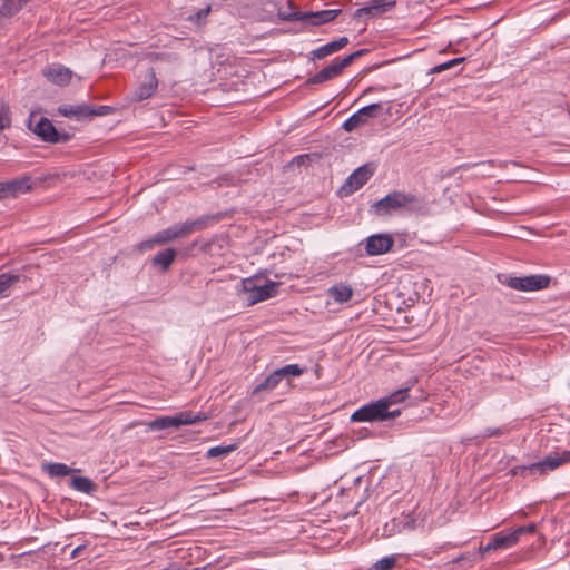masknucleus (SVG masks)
I'll return each instance as SVG.
<instances>
[{
    "mask_svg": "<svg viewBox=\"0 0 570 570\" xmlns=\"http://www.w3.org/2000/svg\"><path fill=\"white\" fill-rule=\"evenodd\" d=\"M207 220V217H199L194 220L175 224L168 228L159 230L150 239L140 242L137 245V248L140 252H145L151 249L155 245L166 244L176 238L187 236L195 230H202L206 227Z\"/></svg>",
    "mask_w": 570,
    "mask_h": 570,
    "instance_id": "1",
    "label": "nucleus"
},
{
    "mask_svg": "<svg viewBox=\"0 0 570 570\" xmlns=\"http://www.w3.org/2000/svg\"><path fill=\"white\" fill-rule=\"evenodd\" d=\"M278 283L268 281L262 284L261 278L255 275L240 281L237 285L238 296L248 305H255L259 302L274 297L277 293Z\"/></svg>",
    "mask_w": 570,
    "mask_h": 570,
    "instance_id": "2",
    "label": "nucleus"
},
{
    "mask_svg": "<svg viewBox=\"0 0 570 570\" xmlns=\"http://www.w3.org/2000/svg\"><path fill=\"white\" fill-rule=\"evenodd\" d=\"M400 409H386V402L376 400L367 403L356 410L352 416V422H381L400 416Z\"/></svg>",
    "mask_w": 570,
    "mask_h": 570,
    "instance_id": "3",
    "label": "nucleus"
},
{
    "mask_svg": "<svg viewBox=\"0 0 570 570\" xmlns=\"http://www.w3.org/2000/svg\"><path fill=\"white\" fill-rule=\"evenodd\" d=\"M208 415L204 412L194 413L191 411L179 412L174 416H160L148 423L150 431H163L170 428H179L183 425L196 424L204 422Z\"/></svg>",
    "mask_w": 570,
    "mask_h": 570,
    "instance_id": "4",
    "label": "nucleus"
},
{
    "mask_svg": "<svg viewBox=\"0 0 570 570\" xmlns=\"http://www.w3.org/2000/svg\"><path fill=\"white\" fill-rule=\"evenodd\" d=\"M364 49L357 50L344 58H335L332 62L316 72L313 77L308 78L307 83L315 85L322 83L337 77L345 67L350 66L356 58L363 56Z\"/></svg>",
    "mask_w": 570,
    "mask_h": 570,
    "instance_id": "5",
    "label": "nucleus"
},
{
    "mask_svg": "<svg viewBox=\"0 0 570 570\" xmlns=\"http://www.w3.org/2000/svg\"><path fill=\"white\" fill-rule=\"evenodd\" d=\"M32 117L33 114L30 115L28 119V128L37 135L42 141L49 144H59L66 142L69 140L70 136L68 134L59 132L53 124L46 117H41L39 121L32 126Z\"/></svg>",
    "mask_w": 570,
    "mask_h": 570,
    "instance_id": "6",
    "label": "nucleus"
},
{
    "mask_svg": "<svg viewBox=\"0 0 570 570\" xmlns=\"http://www.w3.org/2000/svg\"><path fill=\"white\" fill-rule=\"evenodd\" d=\"M416 202V197L411 194L393 191L374 204L375 212L379 215H386L392 209H399Z\"/></svg>",
    "mask_w": 570,
    "mask_h": 570,
    "instance_id": "7",
    "label": "nucleus"
},
{
    "mask_svg": "<svg viewBox=\"0 0 570 570\" xmlns=\"http://www.w3.org/2000/svg\"><path fill=\"white\" fill-rule=\"evenodd\" d=\"M550 284V277L547 275H528L520 277H510L508 286L522 292H532L547 288Z\"/></svg>",
    "mask_w": 570,
    "mask_h": 570,
    "instance_id": "8",
    "label": "nucleus"
},
{
    "mask_svg": "<svg viewBox=\"0 0 570 570\" xmlns=\"http://www.w3.org/2000/svg\"><path fill=\"white\" fill-rule=\"evenodd\" d=\"M416 520L411 513H402L399 517L392 518L385 522L382 528V537L391 538L405 531H412L415 529Z\"/></svg>",
    "mask_w": 570,
    "mask_h": 570,
    "instance_id": "9",
    "label": "nucleus"
},
{
    "mask_svg": "<svg viewBox=\"0 0 570 570\" xmlns=\"http://www.w3.org/2000/svg\"><path fill=\"white\" fill-rule=\"evenodd\" d=\"M373 175V169L368 165L356 168L341 187V194L351 195L362 188Z\"/></svg>",
    "mask_w": 570,
    "mask_h": 570,
    "instance_id": "10",
    "label": "nucleus"
},
{
    "mask_svg": "<svg viewBox=\"0 0 570 570\" xmlns=\"http://www.w3.org/2000/svg\"><path fill=\"white\" fill-rule=\"evenodd\" d=\"M364 243L365 253L368 256H377L387 253L392 248L394 238L387 233H381L368 236Z\"/></svg>",
    "mask_w": 570,
    "mask_h": 570,
    "instance_id": "11",
    "label": "nucleus"
},
{
    "mask_svg": "<svg viewBox=\"0 0 570 570\" xmlns=\"http://www.w3.org/2000/svg\"><path fill=\"white\" fill-rule=\"evenodd\" d=\"M381 109L380 104H371L360 108L356 112H354L351 117H348L342 125V128L351 132L357 127L364 125L368 118H374L377 115V111Z\"/></svg>",
    "mask_w": 570,
    "mask_h": 570,
    "instance_id": "12",
    "label": "nucleus"
},
{
    "mask_svg": "<svg viewBox=\"0 0 570 570\" xmlns=\"http://www.w3.org/2000/svg\"><path fill=\"white\" fill-rule=\"evenodd\" d=\"M43 77L56 86H67L73 76V72L63 65L52 63L42 69Z\"/></svg>",
    "mask_w": 570,
    "mask_h": 570,
    "instance_id": "13",
    "label": "nucleus"
},
{
    "mask_svg": "<svg viewBox=\"0 0 570 570\" xmlns=\"http://www.w3.org/2000/svg\"><path fill=\"white\" fill-rule=\"evenodd\" d=\"M32 181L29 176L0 183V199L16 197L31 189Z\"/></svg>",
    "mask_w": 570,
    "mask_h": 570,
    "instance_id": "14",
    "label": "nucleus"
},
{
    "mask_svg": "<svg viewBox=\"0 0 570 570\" xmlns=\"http://www.w3.org/2000/svg\"><path fill=\"white\" fill-rule=\"evenodd\" d=\"M570 462V451H563L561 454L554 453L547 455L543 460L532 463L531 468L534 470V473H546L547 471H552L559 468L561 464Z\"/></svg>",
    "mask_w": 570,
    "mask_h": 570,
    "instance_id": "15",
    "label": "nucleus"
},
{
    "mask_svg": "<svg viewBox=\"0 0 570 570\" xmlns=\"http://www.w3.org/2000/svg\"><path fill=\"white\" fill-rule=\"evenodd\" d=\"M518 543L515 534L513 531H500L495 533L491 540L487 543V546L481 547L480 550L483 552H488L491 550H502L513 547Z\"/></svg>",
    "mask_w": 570,
    "mask_h": 570,
    "instance_id": "16",
    "label": "nucleus"
},
{
    "mask_svg": "<svg viewBox=\"0 0 570 570\" xmlns=\"http://www.w3.org/2000/svg\"><path fill=\"white\" fill-rule=\"evenodd\" d=\"M341 9L306 11L303 14V22L309 26H321L333 21L341 13Z\"/></svg>",
    "mask_w": 570,
    "mask_h": 570,
    "instance_id": "17",
    "label": "nucleus"
},
{
    "mask_svg": "<svg viewBox=\"0 0 570 570\" xmlns=\"http://www.w3.org/2000/svg\"><path fill=\"white\" fill-rule=\"evenodd\" d=\"M58 114L68 117L76 118L78 120L94 117L95 111L92 106L88 104L79 105H61L58 108Z\"/></svg>",
    "mask_w": 570,
    "mask_h": 570,
    "instance_id": "18",
    "label": "nucleus"
},
{
    "mask_svg": "<svg viewBox=\"0 0 570 570\" xmlns=\"http://www.w3.org/2000/svg\"><path fill=\"white\" fill-rule=\"evenodd\" d=\"M158 87V80L153 69L148 71L145 80L134 91V99L141 101L153 96Z\"/></svg>",
    "mask_w": 570,
    "mask_h": 570,
    "instance_id": "19",
    "label": "nucleus"
},
{
    "mask_svg": "<svg viewBox=\"0 0 570 570\" xmlns=\"http://www.w3.org/2000/svg\"><path fill=\"white\" fill-rule=\"evenodd\" d=\"M348 43L347 37H341L336 40L330 41L311 51V59L321 60L324 59L338 50L343 49Z\"/></svg>",
    "mask_w": 570,
    "mask_h": 570,
    "instance_id": "20",
    "label": "nucleus"
},
{
    "mask_svg": "<svg viewBox=\"0 0 570 570\" xmlns=\"http://www.w3.org/2000/svg\"><path fill=\"white\" fill-rule=\"evenodd\" d=\"M328 296L338 304L347 303L353 296V288L345 283H337L327 289Z\"/></svg>",
    "mask_w": 570,
    "mask_h": 570,
    "instance_id": "21",
    "label": "nucleus"
},
{
    "mask_svg": "<svg viewBox=\"0 0 570 570\" xmlns=\"http://www.w3.org/2000/svg\"><path fill=\"white\" fill-rule=\"evenodd\" d=\"M30 0H4L0 6V23L18 13Z\"/></svg>",
    "mask_w": 570,
    "mask_h": 570,
    "instance_id": "22",
    "label": "nucleus"
},
{
    "mask_svg": "<svg viewBox=\"0 0 570 570\" xmlns=\"http://www.w3.org/2000/svg\"><path fill=\"white\" fill-rule=\"evenodd\" d=\"M43 471L50 478H60L70 475L73 472H78L79 470L72 469L65 463L53 462L43 465Z\"/></svg>",
    "mask_w": 570,
    "mask_h": 570,
    "instance_id": "23",
    "label": "nucleus"
},
{
    "mask_svg": "<svg viewBox=\"0 0 570 570\" xmlns=\"http://www.w3.org/2000/svg\"><path fill=\"white\" fill-rule=\"evenodd\" d=\"M176 256V250L174 248H166L156 254L153 258V264L159 266L163 272L167 271L173 264Z\"/></svg>",
    "mask_w": 570,
    "mask_h": 570,
    "instance_id": "24",
    "label": "nucleus"
},
{
    "mask_svg": "<svg viewBox=\"0 0 570 570\" xmlns=\"http://www.w3.org/2000/svg\"><path fill=\"white\" fill-rule=\"evenodd\" d=\"M283 380L278 375L277 371H273L267 377H265L259 384H257L252 394L256 395L263 391H273Z\"/></svg>",
    "mask_w": 570,
    "mask_h": 570,
    "instance_id": "25",
    "label": "nucleus"
},
{
    "mask_svg": "<svg viewBox=\"0 0 570 570\" xmlns=\"http://www.w3.org/2000/svg\"><path fill=\"white\" fill-rule=\"evenodd\" d=\"M409 387H402L393 391L389 395L381 397L380 401L386 402V409H396L395 405L407 399L409 396Z\"/></svg>",
    "mask_w": 570,
    "mask_h": 570,
    "instance_id": "26",
    "label": "nucleus"
},
{
    "mask_svg": "<svg viewBox=\"0 0 570 570\" xmlns=\"http://www.w3.org/2000/svg\"><path fill=\"white\" fill-rule=\"evenodd\" d=\"M21 279L19 274L2 273L0 274V298L9 295V289Z\"/></svg>",
    "mask_w": 570,
    "mask_h": 570,
    "instance_id": "27",
    "label": "nucleus"
},
{
    "mask_svg": "<svg viewBox=\"0 0 570 570\" xmlns=\"http://www.w3.org/2000/svg\"><path fill=\"white\" fill-rule=\"evenodd\" d=\"M70 487L81 493L90 494L95 491V483L87 476H75L70 481Z\"/></svg>",
    "mask_w": 570,
    "mask_h": 570,
    "instance_id": "28",
    "label": "nucleus"
},
{
    "mask_svg": "<svg viewBox=\"0 0 570 570\" xmlns=\"http://www.w3.org/2000/svg\"><path fill=\"white\" fill-rule=\"evenodd\" d=\"M381 14L374 9L373 4L367 1L362 8L354 11L353 18L363 22H367L370 19L377 18Z\"/></svg>",
    "mask_w": 570,
    "mask_h": 570,
    "instance_id": "29",
    "label": "nucleus"
},
{
    "mask_svg": "<svg viewBox=\"0 0 570 570\" xmlns=\"http://www.w3.org/2000/svg\"><path fill=\"white\" fill-rule=\"evenodd\" d=\"M282 380L289 382L293 377H298L305 372V367L298 364H287L276 370Z\"/></svg>",
    "mask_w": 570,
    "mask_h": 570,
    "instance_id": "30",
    "label": "nucleus"
},
{
    "mask_svg": "<svg viewBox=\"0 0 570 570\" xmlns=\"http://www.w3.org/2000/svg\"><path fill=\"white\" fill-rule=\"evenodd\" d=\"M303 14L302 11H294L292 7V2L288 1L287 8H279L277 16L282 21H302L303 22Z\"/></svg>",
    "mask_w": 570,
    "mask_h": 570,
    "instance_id": "31",
    "label": "nucleus"
},
{
    "mask_svg": "<svg viewBox=\"0 0 570 570\" xmlns=\"http://www.w3.org/2000/svg\"><path fill=\"white\" fill-rule=\"evenodd\" d=\"M236 449H237V444L236 443L226 444V445L225 444H219V445H216V446H212L207 451V458H222V456H226L229 453H232L233 451H235Z\"/></svg>",
    "mask_w": 570,
    "mask_h": 570,
    "instance_id": "32",
    "label": "nucleus"
},
{
    "mask_svg": "<svg viewBox=\"0 0 570 570\" xmlns=\"http://www.w3.org/2000/svg\"><path fill=\"white\" fill-rule=\"evenodd\" d=\"M212 11L210 6H206L205 8L198 10L197 12L189 14L186 20L194 23L197 27H202L206 23L207 17Z\"/></svg>",
    "mask_w": 570,
    "mask_h": 570,
    "instance_id": "33",
    "label": "nucleus"
},
{
    "mask_svg": "<svg viewBox=\"0 0 570 570\" xmlns=\"http://www.w3.org/2000/svg\"><path fill=\"white\" fill-rule=\"evenodd\" d=\"M397 562V556H386L372 564L370 570H391Z\"/></svg>",
    "mask_w": 570,
    "mask_h": 570,
    "instance_id": "34",
    "label": "nucleus"
},
{
    "mask_svg": "<svg viewBox=\"0 0 570 570\" xmlns=\"http://www.w3.org/2000/svg\"><path fill=\"white\" fill-rule=\"evenodd\" d=\"M464 60H465L464 57L453 58L451 60H448V61H445L443 63H440V65H436L435 67H433L431 69V73H440L442 71H445V70H448V69H450V68H452V67L463 62Z\"/></svg>",
    "mask_w": 570,
    "mask_h": 570,
    "instance_id": "35",
    "label": "nucleus"
},
{
    "mask_svg": "<svg viewBox=\"0 0 570 570\" xmlns=\"http://www.w3.org/2000/svg\"><path fill=\"white\" fill-rule=\"evenodd\" d=\"M370 2L380 14H383L393 8V2L389 0H370Z\"/></svg>",
    "mask_w": 570,
    "mask_h": 570,
    "instance_id": "36",
    "label": "nucleus"
},
{
    "mask_svg": "<svg viewBox=\"0 0 570 570\" xmlns=\"http://www.w3.org/2000/svg\"><path fill=\"white\" fill-rule=\"evenodd\" d=\"M537 530V524L535 523H529L527 525H522V527H519L513 531V533L515 534V538L517 540L519 541L520 537L523 535V534H531L533 532H535Z\"/></svg>",
    "mask_w": 570,
    "mask_h": 570,
    "instance_id": "37",
    "label": "nucleus"
},
{
    "mask_svg": "<svg viewBox=\"0 0 570 570\" xmlns=\"http://www.w3.org/2000/svg\"><path fill=\"white\" fill-rule=\"evenodd\" d=\"M10 111L8 108L0 109V131L10 126Z\"/></svg>",
    "mask_w": 570,
    "mask_h": 570,
    "instance_id": "38",
    "label": "nucleus"
},
{
    "mask_svg": "<svg viewBox=\"0 0 570 570\" xmlns=\"http://www.w3.org/2000/svg\"><path fill=\"white\" fill-rule=\"evenodd\" d=\"M528 472L529 473H534V470H532L531 464L514 466V468H512L509 471V474L512 475V476H515V475H519V474L525 475Z\"/></svg>",
    "mask_w": 570,
    "mask_h": 570,
    "instance_id": "39",
    "label": "nucleus"
},
{
    "mask_svg": "<svg viewBox=\"0 0 570 570\" xmlns=\"http://www.w3.org/2000/svg\"><path fill=\"white\" fill-rule=\"evenodd\" d=\"M313 158H318L316 154H303L294 157L293 164H296L298 166L305 165L307 161L312 160Z\"/></svg>",
    "mask_w": 570,
    "mask_h": 570,
    "instance_id": "40",
    "label": "nucleus"
},
{
    "mask_svg": "<svg viewBox=\"0 0 570 570\" xmlns=\"http://www.w3.org/2000/svg\"><path fill=\"white\" fill-rule=\"evenodd\" d=\"M503 434V430L501 428H487L483 430L481 438H492V436H499Z\"/></svg>",
    "mask_w": 570,
    "mask_h": 570,
    "instance_id": "41",
    "label": "nucleus"
},
{
    "mask_svg": "<svg viewBox=\"0 0 570 570\" xmlns=\"http://www.w3.org/2000/svg\"><path fill=\"white\" fill-rule=\"evenodd\" d=\"M108 109L109 107L108 106H92V110L95 111L94 114V117L95 116H105L108 114Z\"/></svg>",
    "mask_w": 570,
    "mask_h": 570,
    "instance_id": "42",
    "label": "nucleus"
},
{
    "mask_svg": "<svg viewBox=\"0 0 570 570\" xmlns=\"http://www.w3.org/2000/svg\"><path fill=\"white\" fill-rule=\"evenodd\" d=\"M83 549H85V546H78L77 548H75L71 552V558L78 557L80 551H82Z\"/></svg>",
    "mask_w": 570,
    "mask_h": 570,
    "instance_id": "43",
    "label": "nucleus"
},
{
    "mask_svg": "<svg viewBox=\"0 0 570 570\" xmlns=\"http://www.w3.org/2000/svg\"><path fill=\"white\" fill-rule=\"evenodd\" d=\"M449 546H450V543H445V544L441 546V547H440V549H441V550H442V549H448V547H449Z\"/></svg>",
    "mask_w": 570,
    "mask_h": 570,
    "instance_id": "44",
    "label": "nucleus"
}]
</instances>
